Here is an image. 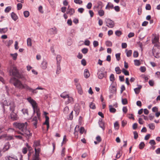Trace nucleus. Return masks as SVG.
Listing matches in <instances>:
<instances>
[{
	"instance_id": "1",
	"label": "nucleus",
	"mask_w": 160,
	"mask_h": 160,
	"mask_svg": "<svg viewBox=\"0 0 160 160\" xmlns=\"http://www.w3.org/2000/svg\"><path fill=\"white\" fill-rule=\"evenodd\" d=\"M13 125L21 131V132L18 131L17 133L18 134L23 135L27 139H28L31 137L32 133H30V131L27 129L28 123L27 122L23 123L16 122L13 123Z\"/></svg>"
},
{
	"instance_id": "2",
	"label": "nucleus",
	"mask_w": 160,
	"mask_h": 160,
	"mask_svg": "<svg viewBox=\"0 0 160 160\" xmlns=\"http://www.w3.org/2000/svg\"><path fill=\"white\" fill-rule=\"evenodd\" d=\"M10 82L12 83L16 88L21 89H24L26 90L28 86L26 83L23 84L20 80L15 77L11 78Z\"/></svg>"
},
{
	"instance_id": "3",
	"label": "nucleus",
	"mask_w": 160,
	"mask_h": 160,
	"mask_svg": "<svg viewBox=\"0 0 160 160\" xmlns=\"http://www.w3.org/2000/svg\"><path fill=\"white\" fill-rule=\"evenodd\" d=\"M10 75L12 74V76L16 77L18 78L21 79L24 82L27 80L26 76L20 73L18 69L15 66H12L10 70Z\"/></svg>"
},
{
	"instance_id": "4",
	"label": "nucleus",
	"mask_w": 160,
	"mask_h": 160,
	"mask_svg": "<svg viewBox=\"0 0 160 160\" xmlns=\"http://www.w3.org/2000/svg\"><path fill=\"white\" fill-rule=\"evenodd\" d=\"M28 102L31 104L33 109V114L36 113L38 118L40 116V113L39 108H38L37 104L36 102L30 97L27 99Z\"/></svg>"
},
{
	"instance_id": "5",
	"label": "nucleus",
	"mask_w": 160,
	"mask_h": 160,
	"mask_svg": "<svg viewBox=\"0 0 160 160\" xmlns=\"http://www.w3.org/2000/svg\"><path fill=\"white\" fill-rule=\"evenodd\" d=\"M35 153L33 155L32 158V160H40L39 153L40 152V148H35Z\"/></svg>"
},
{
	"instance_id": "6",
	"label": "nucleus",
	"mask_w": 160,
	"mask_h": 160,
	"mask_svg": "<svg viewBox=\"0 0 160 160\" xmlns=\"http://www.w3.org/2000/svg\"><path fill=\"white\" fill-rule=\"evenodd\" d=\"M98 78L100 79H102L103 78H106L107 77V72L106 71H102L99 69L98 72Z\"/></svg>"
},
{
	"instance_id": "7",
	"label": "nucleus",
	"mask_w": 160,
	"mask_h": 160,
	"mask_svg": "<svg viewBox=\"0 0 160 160\" xmlns=\"http://www.w3.org/2000/svg\"><path fill=\"white\" fill-rule=\"evenodd\" d=\"M106 26L110 28H112L114 26V21L110 19H108L106 20Z\"/></svg>"
},
{
	"instance_id": "8",
	"label": "nucleus",
	"mask_w": 160,
	"mask_h": 160,
	"mask_svg": "<svg viewBox=\"0 0 160 160\" xmlns=\"http://www.w3.org/2000/svg\"><path fill=\"white\" fill-rule=\"evenodd\" d=\"M10 119L13 121L17 120L19 117L17 114L14 112H11L10 114Z\"/></svg>"
},
{
	"instance_id": "9",
	"label": "nucleus",
	"mask_w": 160,
	"mask_h": 160,
	"mask_svg": "<svg viewBox=\"0 0 160 160\" xmlns=\"http://www.w3.org/2000/svg\"><path fill=\"white\" fill-rule=\"evenodd\" d=\"M159 38L155 36L153 39L152 40V43L154 44V46L155 47H158L159 46Z\"/></svg>"
},
{
	"instance_id": "10",
	"label": "nucleus",
	"mask_w": 160,
	"mask_h": 160,
	"mask_svg": "<svg viewBox=\"0 0 160 160\" xmlns=\"http://www.w3.org/2000/svg\"><path fill=\"white\" fill-rule=\"evenodd\" d=\"M98 124L100 127L103 130H105V122L102 121L101 118H100L99 120Z\"/></svg>"
},
{
	"instance_id": "11",
	"label": "nucleus",
	"mask_w": 160,
	"mask_h": 160,
	"mask_svg": "<svg viewBox=\"0 0 160 160\" xmlns=\"http://www.w3.org/2000/svg\"><path fill=\"white\" fill-rule=\"evenodd\" d=\"M48 66L47 62L46 60L44 59L41 63V67L43 69H46Z\"/></svg>"
},
{
	"instance_id": "12",
	"label": "nucleus",
	"mask_w": 160,
	"mask_h": 160,
	"mask_svg": "<svg viewBox=\"0 0 160 160\" xmlns=\"http://www.w3.org/2000/svg\"><path fill=\"white\" fill-rule=\"evenodd\" d=\"M10 145L9 142H6L4 145V147L3 148V152H5V151L8 150L10 148Z\"/></svg>"
},
{
	"instance_id": "13",
	"label": "nucleus",
	"mask_w": 160,
	"mask_h": 160,
	"mask_svg": "<svg viewBox=\"0 0 160 160\" xmlns=\"http://www.w3.org/2000/svg\"><path fill=\"white\" fill-rule=\"evenodd\" d=\"M75 12V10L74 9L72 8H69V7H68L67 11L66 13L67 14H69L70 16L72 15Z\"/></svg>"
},
{
	"instance_id": "14",
	"label": "nucleus",
	"mask_w": 160,
	"mask_h": 160,
	"mask_svg": "<svg viewBox=\"0 0 160 160\" xmlns=\"http://www.w3.org/2000/svg\"><path fill=\"white\" fill-rule=\"evenodd\" d=\"M32 124L35 128H37V124L38 122V118L36 116L34 117L32 120Z\"/></svg>"
},
{
	"instance_id": "15",
	"label": "nucleus",
	"mask_w": 160,
	"mask_h": 160,
	"mask_svg": "<svg viewBox=\"0 0 160 160\" xmlns=\"http://www.w3.org/2000/svg\"><path fill=\"white\" fill-rule=\"evenodd\" d=\"M37 90L36 88L35 89H33L28 85L26 90L28 91L29 92H32L33 93L36 94L38 92V91Z\"/></svg>"
},
{
	"instance_id": "16",
	"label": "nucleus",
	"mask_w": 160,
	"mask_h": 160,
	"mask_svg": "<svg viewBox=\"0 0 160 160\" xmlns=\"http://www.w3.org/2000/svg\"><path fill=\"white\" fill-rule=\"evenodd\" d=\"M49 32L51 34H56L57 32L56 28L55 27L51 28L49 30Z\"/></svg>"
},
{
	"instance_id": "17",
	"label": "nucleus",
	"mask_w": 160,
	"mask_h": 160,
	"mask_svg": "<svg viewBox=\"0 0 160 160\" xmlns=\"http://www.w3.org/2000/svg\"><path fill=\"white\" fill-rule=\"evenodd\" d=\"M4 138H5V139L7 140H11L13 139L12 136L8 135L7 134L3 135Z\"/></svg>"
},
{
	"instance_id": "18",
	"label": "nucleus",
	"mask_w": 160,
	"mask_h": 160,
	"mask_svg": "<svg viewBox=\"0 0 160 160\" xmlns=\"http://www.w3.org/2000/svg\"><path fill=\"white\" fill-rule=\"evenodd\" d=\"M10 105L9 109L12 112H14L15 110V106L14 103L12 102L9 103Z\"/></svg>"
},
{
	"instance_id": "19",
	"label": "nucleus",
	"mask_w": 160,
	"mask_h": 160,
	"mask_svg": "<svg viewBox=\"0 0 160 160\" xmlns=\"http://www.w3.org/2000/svg\"><path fill=\"white\" fill-rule=\"evenodd\" d=\"M84 77L86 78H88L90 76V74L88 70L87 69H85L84 70Z\"/></svg>"
},
{
	"instance_id": "20",
	"label": "nucleus",
	"mask_w": 160,
	"mask_h": 160,
	"mask_svg": "<svg viewBox=\"0 0 160 160\" xmlns=\"http://www.w3.org/2000/svg\"><path fill=\"white\" fill-rule=\"evenodd\" d=\"M138 87L134 89V91L136 94H138L140 92V90L142 88V86L141 85H138Z\"/></svg>"
},
{
	"instance_id": "21",
	"label": "nucleus",
	"mask_w": 160,
	"mask_h": 160,
	"mask_svg": "<svg viewBox=\"0 0 160 160\" xmlns=\"http://www.w3.org/2000/svg\"><path fill=\"white\" fill-rule=\"evenodd\" d=\"M109 108L110 112L112 113H115L116 111V110L115 108L113 107L112 105H110L109 106Z\"/></svg>"
},
{
	"instance_id": "22",
	"label": "nucleus",
	"mask_w": 160,
	"mask_h": 160,
	"mask_svg": "<svg viewBox=\"0 0 160 160\" xmlns=\"http://www.w3.org/2000/svg\"><path fill=\"white\" fill-rule=\"evenodd\" d=\"M11 17L12 19L14 21H16L17 20L18 18L16 14L14 12H12L11 13Z\"/></svg>"
},
{
	"instance_id": "23",
	"label": "nucleus",
	"mask_w": 160,
	"mask_h": 160,
	"mask_svg": "<svg viewBox=\"0 0 160 160\" xmlns=\"http://www.w3.org/2000/svg\"><path fill=\"white\" fill-rule=\"evenodd\" d=\"M6 160H18L16 157H12L10 156H7L5 157Z\"/></svg>"
},
{
	"instance_id": "24",
	"label": "nucleus",
	"mask_w": 160,
	"mask_h": 160,
	"mask_svg": "<svg viewBox=\"0 0 160 160\" xmlns=\"http://www.w3.org/2000/svg\"><path fill=\"white\" fill-rule=\"evenodd\" d=\"M68 98V101L65 102V104H68L69 103H72L73 102V98L72 97H70L69 95L67 98Z\"/></svg>"
},
{
	"instance_id": "25",
	"label": "nucleus",
	"mask_w": 160,
	"mask_h": 160,
	"mask_svg": "<svg viewBox=\"0 0 160 160\" xmlns=\"http://www.w3.org/2000/svg\"><path fill=\"white\" fill-rule=\"evenodd\" d=\"M61 59L62 57L60 55H57L56 57L57 64H60Z\"/></svg>"
},
{
	"instance_id": "26",
	"label": "nucleus",
	"mask_w": 160,
	"mask_h": 160,
	"mask_svg": "<svg viewBox=\"0 0 160 160\" xmlns=\"http://www.w3.org/2000/svg\"><path fill=\"white\" fill-rule=\"evenodd\" d=\"M61 72V67L60 64H57V68L56 71V73L57 74H59Z\"/></svg>"
},
{
	"instance_id": "27",
	"label": "nucleus",
	"mask_w": 160,
	"mask_h": 160,
	"mask_svg": "<svg viewBox=\"0 0 160 160\" xmlns=\"http://www.w3.org/2000/svg\"><path fill=\"white\" fill-rule=\"evenodd\" d=\"M69 95L66 93V92H64L62 93H61L60 95V96L62 98H63L64 99H65L67 98Z\"/></svg>"
},
{
	"instance_id": "28",
	"label": "nucleus",
	"mask_w": 160,
	"mask_h": 160,
	"mask_svg": "<svg viewBox=\"0 0 160 160\" xmlns=\"http://www.w3.org/2000/svg\"><path fill=\"white\" fill-rule=\"evenodd\" d=\"M8 28H0V33L1 34L4 33L8 31Z\"/></svg>"
},
{
	"instance_id": "29",
	"label": "nucleus",
	"mask_w": 160,
	"mask_h": 160,
	"mask_svg": "<svg viewBox=\"0 0 160 160\" xmlns=\"http://www.w3.org/2000/svg\"><path fill=\"white\" fill-rule=\"evenodd\" d=\"M113 5L110 2H108L106 6L105 9H109L110 8H113Z\"/></svg>"
},
{
	"instance_id": "30",
	"label": "nucleus",
	"mask_w": 160,
	"mask_h": 160,
	"mask_svg": "<svg viewBox=\"0 0 160 160\" xmlns=\"http://www.w3.org/2000/svg\"><path fill=\"white\" fill-rule=\"evenodd\" d=\"M27 44L28 46L31 47L32 46V39L30 38H28L27 39Z\"/></svg>"
},
{
	"instance_id": "31",
	"label": "nucleus",
	"mask_w": 160,
	"mask_h": 160,
	"mask_svg": "<svg viewBox=\"0 0 160 160\" xmlns=\"http://www.w3.org/2000/svg\"><path fill=\"white\" fill-rule=\"evenodd\" d=\"M126 52L127 56L128 57H130L132 55V52L131 50H128L127 49L126 50Z\"/></svg>"
},
{
	"instance_id": "32",
	"label": "nucleus",
	"mask_w": 160,
	"mask_h": 160,
	"mask_svg": "<svg viewBox=\"0 0 160 160\" xmlns=\"http://www.w3.org/2000/svg\"><path fill=\"white\" fill-rule=\"evenodd\" d=\"M40 145V142L39 141H35L34 142V147L36 148L38 146Z\"/></svg>"
},
{
	"instance_id": "33",
	"label": "nucleus",
	"mask_w": 160,
	"mask_h": 160,
	"mask_svg": "<svg viewBox=\"0 0 160 160\" xmlns=\"http://www.w3.org/2000/svg\"><path fill=\"white\" fill-rule=\"evenodd\" d=\"M115 71L118 74H119L121 72V70L118 67H117L115 68Z\"/></svg>"
},
{
	"instance_id": "34",
	"label": "nucleus",
	"mask_w": 160,
	"mask_h": 160,
	"mask_svg": "<svg viewBox=\"0 0 160 160\" xmlns=\"http://www.w3.org/2000/svg\"><path fill=\"white\" fill-rule=\"evenodd\" d=\"M98 15L101 17L104 14V12L102 9H100L98 11Z\"/></svg>"
},
{
	"instance_id": "35",
	"label": "nucleus",
	"mask_w": 160,
	"mask_h": 160,
	"mask_svg": "<svg viewBox=\"0 0 160 160\" xmlns=\"http://www.w3.org/2000/svg\"><path fill=\"white\" fill-rule=\"evenodd\" d=\"M134 64L136 66H139L140 65L141 63L139 60L135 59L134 61Z\"/></svg>"
},
{
	"instance_id": "36",
	"label": "nucleus",
	"mask_w": 160,
	"mask_h": 160,
	"mask_svg": "<svg viewBox=\"0 0 160 160\" xmlns=\"http://www.w3.org/2000/svg\"><path fill=\"white\" fill-rule=\"evenodd\" d=\"M13 41L12 40H9L7 41L5 43V44L8 46H9L13 43Z\"/></svg>"
},
{
	"instance_id": "37",
	"label": "nucleus",
	"mask_w": 160,
	"mask_h": 160,
	"mask_svg": "<svg viewBox=\"0 0 160 160\" xmlns=\"http://www.w3.org/2000/svg\"><path fill=\"white\" fill-rule=\"evenodd\" d=\"M79 130V126L78 125L76 126L75 129V132H74V134L75 135L78 134V131Z\"/></svg>"
},
{
	"instance_id": "38",
	"label": "nucleus",
	"mask_w": 160,
	"mask_h": 160,
	"mask_svg": "<svg viewBox=\"0 0 160 160\" xmlns=\"http://www.w3.org/2000/svg\"><path fill=\"white\" fill-rule=\"evenodd\" d=\"M148 126L150 129L153 130L155 128V125L153 123H150L148 125Z\"/></svg>"
},
{
	"instance_id": "39",
	"label": "nucleus",
	"mask_w": 160,
	"mask_h": 160,
	"mask_svg": "<svg viewBox=\"0 0 160 160\" xmlns=\"http://www.w3.org/2000/svg\"><path fill=\"white\" fill-rule=\"evenodd\" d=\"M46 118V120L45 122L43 123L44 125H47L49 124V118L48 116H46L45 117Z\"/></svg>"
},
{
	"instance_id": "40",
	"label": "nucleus",
	"mask_w": 160,
	"mask_h": 160,
	"mask_svg": "<svg viewBox=\"0 0 160 160\" xmlns=\"http://www.w3.org/2000/svg\"><path fill=\"white\" fill-rule=\"evenodd\" d=\"M122 72L125 75L128 76L129 75V72L128 71L125 70L124 68L122 69Z\"/></svg>"
},
{
	"instance_id": "41",
	"label": "nucleus",
	"mask_w": 160,
	"mask_h": 160,
	"mask_svg": "<svg viewBox=\"0 0 160 160\" xmlns=\"http://www.w3.org/2000/svg\"><path fill=\"white\" fill-rule=\"evenodd\" d=\"M145 144L143 142H141L139 145V148L141 149H142L144 147Z\"/></svg>"
},
{
	"instance_id": "42",
	"label": "nucleus",
	"mask_w": 160,
	"mask_h": 160,
	"mask_svg": "<svg viewBox=\"0 0 160 160\" xmlns=\"http://www.w3.org/2000/svg\"><path fill=\"white\" fill-rule=\"evenodd\" d=\"M15 137L17 138H18L20 140H23L24 138L23 137H25L23 135H22L21 134L20 135H15Z\"/></svg>"
},
{
	"instance_id": "43",
	"label": "nucleus",
	"mask_w": 160,
	"mask_h": 160,
	"mask_svg": "<svg viewBox=\"0 0 160 160\" xmlns=\"http://www.w3.org/2000/svg\"><path fill=\"white\" fill-rule=\"evenodd\" d=\"M122 154L121 153V151L120 150H119L117 152V154L116 156V158L118 159L121 156Z\"/></svg>"
},
{
	"instance_id": "44",
	"label": "nucleus",
	"mask_w": 160,
	"mask_h": 160,
	"mask_svg": "<svg viewBox=\"0 0 160 160\" xmlns=\"http://www.w3.org/2000/svg\"><path fill=\"white\" fill-rule=\"evenodd\" d=\"M69 109L68 107H66L64 109L63 112L65 114H67L69 112Z\"/></svg>"
},
{
	"instance_id": "45",
	"label": "nucleus",
	"mask_w": 160,
	"mask_h": 160,
	"mask_svg": "<svg viewBox=\"0 0 160 160\" xmlns=\"http://www.w3.org/2000/svg\"><path fill=\"white\" fill-rule=\"evenodd\" d=\"M23 14L25 17L27 18L29 15V12L28 11H26L24 12Z\"/></svg>"
},
{
	"instance_id": "46",
	"label": "nucleus",
	"mask_w": 160,
	"mask_h": 160,
	"mask_svg": "<svg viewBox=\"0 0 160 160\" xmlns=\"http://www.w3.org/2000/svg\"><path fill=\"white\" fill-rule=\"evenodd\" d=\"M115 34L117 36L119 37L122 34V32L120 30H117L116 31Z\"/></svg>"
},
{
	"instance_id": "47",
	"label": "nucleus",
	"mask_w": 160,
	"mask_h": 160,
	"mask_svg": "<svg viewBox=\"0 0 160 160\" xmlns=\"http://www.w3.org/2000/svg\"><path fill=\"white\" fill-rule=\"evenodd\" d=\"M11 7L8 6L5 8L4 11L5 12H8L11 10Z\"/></svg>"
},
{
	"instance_id": "48",
	"label": "nucleus",
	"mask_w": 160,
	"mask_h": 160,
	"mask_svg": "<svg viewBox=\"0 0 160 160\" xmlns=\"http://www.w3.org/2000/svg\"><path fill=\"white\" fill-rule=\"evenodd\" d=\"M110 81L112 82H113L115 80V78L113 74H111L110 76Z\"/></svg>"
},
{
	"instance_id": "49",
	"label": "nucleus",
	"mask_w": 160,
	"mask_h": 160,
	"mask_svg": "<svg viewBox=\"0 0 160 160\" xmlns=\"http://www.w3.org/2000/svg\"><path fill=\"white\" fill-rule=\"evenodd\" d=\"M106 45L108 47H111L112 45V42L110 41H107L106 42Z\"/></svg>"
},
{
	"instance_id": "50",
	"label": "nucleus",
	"mask_w": 160,
	"mask_h": 160,
	"mask_svg": "<svg viewBox=\"0 0 160 160\" xmlns=\"http://www.w3.org/2000/svg\"><path fill=\"white\" fill-rule=\"evenodd\" d=\"M11 55L13 59V60H16L18 56V54L17 53H15L14 54H11Z\"/></svg>"
},
{
	"instance_id": "51",
	"label": "nucleus",
	"mask_w": 160,
	"mask_h": 160,
	"mask_svg": "<svg viewBox=\"0 0 160 160\" xmlns=\"http://www.w3.org/2000/svg\"><path fill=\"white\" fill-rule=\"evenodd\" d=\"M89 107L91 108L92 109H94L95 108V105L94 103L91 102L89 105Z\"/></svg>"
},
{
	"instance_id": "52",
	"label": "nucleus",
	"mask_w": 160,
	"mask_h": 160,
	"mask_svg": "<svg viewBox=\"0 0 160 160\" xmlns=\"http://www.w3.org/2000/svg\"><path fill=\"white\" fill-rule=\"evenodd\" d=\"M122 102L123 105H126L128 103V101L126 98H122Z\"/></svg>"
},
{
	"instance_id": "53",
	"label": "nucleus",
	"mask_w": 160,
	"mask_h": 160,
	"mask_svg": "<svg viewBox=\"0 0 160 160\" xmlns=\"http://www.w3.org/2000/svg\"><path fill=\"white\" fill-rule=\"evenodd\" d=\"M22 111L24 114H27L28 115V109H23L22 110Z\"/></svg>"
},
{
	"instance_id": "54",
	"label": "nucleus",
	"mask_w": 160,
	"mask_h": 160,
	"mask_svg": "<svg viewBox=\"0 0 160 160\" xmlns=\"http://www.w3.org/2000/svg\"><path fill=\"white\" fill-rule=\"evenodd\" d=\"M114 126L116 129H118L119 128V124L117 122H116L114 123Z\"/></svg>"
},
{
	"instance_id": "55",
	"label": "nucleus",
	"mask_w": 160,
	"mask_h": 160,
	"mask_svg": "<svg viewBox=\"0 0 160 160\" xmlns=\"http://www.w3.org/2000/svg\"><path fill=\"white\" fill-rule=\"evenodd\" d=\"M88 51V49L87 48H83L82 50V52L84 54H86Z\"/></svg>"
},
{
	"instance_id": "56",
	"label": "nucleus",
	"mask_w": 160,
	"mask_h": 160,
	"mask_svg": "<svg viewBox=\"0 0 160 160\" xmlns=\"http://www.w3.org/2000/svg\"><path fill=\"white\" fill-rule=\"evenodd\" d=\"M22 8V4L21 3H18L17 5V8L18 10H20Z\"/></svg>"
},
{
	"instance_id": "57",
	"label": "nucleus",
	"mask_w": 160,
	"mask_h": 160,
	"mask_svg": "<svg viewBox=\"0 0 160 160\" xmlns=\"http://www.w3.org/2000/svg\"><path fill=\"white\" fill-rule=\"evenodd\" d=\"M133 134H134V139H137L138 137V134L137 132L136 131H134L133 132Z\"/></svg>"
},
{
	"instance_id": "58",
	"label": "nucleus",
	"mask_w": 160,
	"mask_h": 160,
	"mask_svg": "<svg viewBox=\"0 0 160 160\" xmlns=\"http://www.w3.org/2000/svg\"><path fill=\"white\" fill-rule=\"evenodd\" d=\"M74 1L76 4H82V1L81 0H74Z\"/></svg>"
},
{
	"instance_id": "59",
	"label": "nucleus",
	"mask_w": 160,
	"mask_h": 160,
	"mask_svg": "<svg viewBox=\"0 0 160 160\" xmlns=\"http://www.w3.org/2000/svg\"><path fill=\"white\" fill-rule=\"evenodd\" d=\"M140 71L142 72H144L146 71V68L144 66H143V67L142 66L140 68Z\"/></svg>"
},
{
	"instance_id": "60",
	"label": "nucleus",
	"mask_w": 160,
	"mask_h": 160,
	"mask_svg": "<svg viewBox=\"0 0 160 160\" xmlns=\"http://www.w3.org/2000/svg\"><path fill=\"white\" fill-rule=\"evenodd\" d=\"M149 143L152 146L155 145L156 144L154 140H150L149 142Z\"/></svg>"
},
{
	"instance_id": "61",
	"label": "nucleus",
	"mask_w": 160,
	"mask_h": 160,
	"mask_svg": "<svg viewBox=\"0 0 160 160\" xmlns=\"http://www.w3.org/2000/svg\"><path fill=\"white\" fill-rule=\"evenodd\" d=\"M98 42L97 41H94L93 42V45L94 47H96L98 45Z\"/></svg>"
},
{
	"instance_id": "62",
	"label": "nucleus",
	"mask_w": 160,
	"mask_h": 160,
	"mask_svg": "<svg viewBox=\"0 0 160 160\" xmlns=\"http://www.w3.org/2000/svg\"><path fill=\"white\" fill-rule=\"evenodd\" d=\"M92 6V3L91 2H89L87 5L86 7L88 9H90L91 8Z\"/></svg>"
},
{
	"instance_id": "63",
	"label": "nucleus",
	"mask_w": 160,
	"mask_h": 160,
	"mask_svg": "<svg viewBox=\"0 0 160 160\" xmlns=\"http://www.w3.org/2000/svg\"><path fill=\"white\" fill-rule=\"evenodd\" d=\"M138 56V52L137 51H135L133 53V56L134 58H137Z\"/></svg>"
},
{
	"instance_id": "64",
	"label": "nucleus",
	"mask_w": 160,
	"mask_h": 160,
	"mask_svg": "<svg viewBox=\"0 0 160 160\" xmlns=\"http://www.w3.org/2000/svg\"><path fill=\"white\" fill-rule=\"evenodd\" d=\"M85 131L84 128L83 127H81L80 130L79 132L81 134H82Z\"/></svg>"
}]
</instances>
